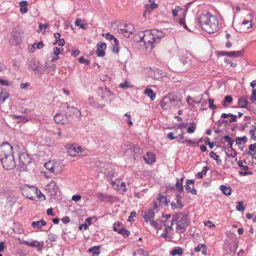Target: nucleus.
I'll use <instances>...</instances> for the list:
<instances>
[{
	"instance_id": "nucleus-1",
	"label": "nucleus",
	"mask_w": 256,
	"mask_h": 256,
	"mask_svg": "<svg viewBox=\"0 0 256 256\" xmlns=\"http://www.w3.org/2000/svg\"><path fill=\"white\" fill-rule=\"evenodd\" d=\"M165 36V34L160 31L156 30H146L144 32L138 34L140 41L144 42L146 48H150V50L160 42L161 38Z\"/></svg>"
},
{
	"instance_id": "nucleus-2",
	"label": "nucleus",
	"mask_w": 256,
	"mask_h": 256,
	"mask_svg": "<svg viewBox=\"0 0 256 256\" xmlns=\"http://www.w3.org/2000/svg\"><path fill=\"white\" fill-rule=\"evenodd\" d=\"M197 21L202 28L210 34L214 33L218 30L216 17L208 12H204L197 18Z\"/></svg>"
},
{
	"instance_id": "nucleus-3",
	"label": "nucleus",
	"mask_w": 256,
	"mask_h": 256,
	"mask_svg": "<svg viewBox=\"0 0 256 256\" xmlns=\"http://www.w3.org/2000/svg\"><path fill=\"white\" fill-rule=\"evenodd\" d=\"M176 222V231L180 234L185 232L186 228L188 226V220L186 216L182 213L174 214L172 216V222Z\"/></svg>"
},
{
	"instance_id": "nucleus-4",
	"label": "nucleus",
	"mask_w": 256,
	"mask_h": 256,
	"mask_svg": "<svg viewBox=\"0 0 256 256\" xmlns=\"http://www.w3.org/2000/svg\"><path fill=\"white\" fill-rule=\"evenodd\" d=\"M181 102L180 98L176 97L166 96L163 98L160 102V106L164 110H168L172 108H174L178 106Z\"/></svg>"
},
{
	"instance_id": "nucleus-5",
	"label": "nucleus",
	"mask_w": 256,
	"mask_h": 256,
	"mask_svg": "<svg viewBox=\"0 0 256 256\" xmlns=\"http://www.w3.org/2000/svg\"><path fill=\"white\" fill-rule=\"evenodd\" d=\"M28 155L25 153L21 154L19 156V161L22 168L26 171L30 172L33 170L34 164L30 161Z\"/></svg>"
},
{
	"instance_id": "nucleus-6",
	"label": "nucleus",
	"mask_w": 256,
	"mask_h": 256,
	"mask_svg": "<svg viewBox=\"0 0 256 256\" xmlns=\"http://www.w3.org/2000/svg\"><path fill=\"white\" fill-rule=\"evenodd\" d=\"M134 26L132 24H120L118 26L117 32L119 34H122L126 38H129L131 34H134Z\"/></svg>"
},
{
	"instance_id": "nucleus-7",
	"label": "nucleus",
	"mask_w": 256,
	"mask_h": 256,
	"mask_svg": "<svg viewBox=\"0 0 256 256\" xmlns=\"http://www.w3.org/2000/svg\"><path fill=\"white\" fill-rule=\"evenodd\" d=\"M13 155L12 148L7 142H4L0 146V160Z\"/></svg>"
},
{
	"instance_id": "nucleus-8",
	"label": "nucleus",
	"mask_w": 256,
	"mask_h": 256,
	"mask_svg": "<svg viewBox=\"0 0 256 256\" xmlns=\"http://www.w3.org/2000/svg\"><path fill=\"white\" fill-rule=\"evenodd\" d=\"M38 192V189L32 186L25 185L22 188V194L26 198L32 200H34L36 194Z\"/></svg>"
},
{
	"instance_id": "nucleus-9",
	"label": "nucleus",
	"mask_w": 256,
	"mask_h": 256,
	"mask_svg": "<svg viewBox=\"0 0 256 256\" xmlns=\"http://www.w3.org/2000/svg\"><path fill=\"white\" fill-rule=\"evenodd\" d=\"M28 66L31 68L35 72L42 74L45 70V68L40 64L39 62L34 58L31 59L28 64Z\"/></svg>"
},
{
	"instance_id": "nucleus-10",
	"label": "nucleus",
	"mask_w": 256,
	"mask_h": 256,
	"mask_svg": "<svg viewBox=\"0 0 256 256\" xmlns=\"http://www.w3.org/2000/svg\"><path fill=\"white\" fill-rule=\"evenodd\" d=\"M0 160L1 161L4 168L6 170H12L16 166V164L13 155L10 156Z\"/></svg>"
},
{
	"instance_id": "nucleus-11",
	"label": "nucleus",
	"mask_w": 256,
	"mask_h": 256,
	"mask_svg": "<svg viewBox=\"0 0 256 256\" xmlns=\"http://www.w3.org/2000/svg\"><path fill=\"white\" fill-rule=\"evenodd\" d=\"M222 138L228 142L229 145V146L227 148L228 152H226V156L228 157H235L236 156V152L232 148L234 140L228 136H225Z\"/></svg>"
},
{
	"instance_id": "nucleus-12",
	"label": "nucleus",
	"mask_w": 256,
	"mask_h": 256,
	"mask_svg": "<svg viewBox=\"0 0 256 256\" xmlns=\"http://www.w3.org/2000/svg\"><path fill=\"white\" fill-rule=\"evenodd\" d=\"M122 224L120 222H115L113 225V230L118 232L124 237H127L129 236L130 232L126 229L122 227Z\"/></svg>"
},
{
	"instance_id": "nucleus-13",
	"label": "nucleus",
	"mask_w": 256,
	"mask_h": 256,
	"mask_svg": "<svg viewBox=\"0 0 256 256\" xmlns=\"http://www.w3.org/2000/svg\"><path fill=\"white\" fill-rule=\"evenodd\" d=\"M140 148L137 146H132L127 149L126 152L127 154H130L134 159L138 158L140 156Z\"/></svg>"
},
{
	"instance_id": "nucleus-14",
	"label": "nucleus",
	"mask_w": 256,
	"mask_h": 256,
	"mask_svg": "<svg viewBox=\"0 0 256 256\" xmlns=\"http://www.w3.org/2000/svg\"><path fill=\"white\" fill-rule=\"evenodd\" d=\"M22 244L30 247L37 248L38 251L42 250L44 245V242L42 241L41 242H38L36 240H33L31 242L24 240L23 241Z\"/></svg>"
},
{
	"instance_id": "nucleus-15",
	"label": "nucleus",
	"mask_w": 256,
	"mask_h": 256,
	"mask_svg": "<svg viewBox=\"0 0 256 256\" xmlns=\"http://www.w3.org/2000/svg\"><path fill=\"white\" fill-rule=\"evenodd\" d=\"M45 190L50 193L52 196L56 194L58 187L55 182L52 180L45 186Z\"/></svg>"
},
{
	"instance_id": "nucleus-16",
	"label": "nucleus",
	"mask_w": 256,
	"mask_h": 256,
	"mask_svg": "<svg viewBox=\"0 0 256 256\" xmlns=\"http://www.w3.org/2000/svg\"><path fill=\"white\" fill-rule=\"evenodd\" d=\"M96 54L99 57H103L105 56L104 50L106 49V44L104 42H98L97 45Z\"/></svg>"
},
{
	"instance_id": "nucleus-17",
	"label": "nucleus",
	"mask_w": 256,
	"mask_h": 256,
	"mask_svg": "<svg viewBox=\"0 0 256 256\" xmlns=\"http://www.w3.org/2000/svg\"><path fill=\"white\" fill-rule=\"evenodd\" d=\"M220 56H226L230 57L239 58L243 55V51H236V52H219Z\"/></svg>"
},
{
	"instance_id": "nucleus-18",
	"label": "nucleus",
	"mask_w": 256,
	"mask_h": 256,
	"mask_svg": "<svg viewBox=\"0 0 256 256\" xmlns=\"http://www.w3.org/2000/svg\"><path fill=\"white\" fill-rule=\"evenodd\" d=\"M62 108H66L68 109L67 110H70L71 112H72L78 118H80L81 116V112L80 110H79L78 108H74V106H68V104L67 102L63 103L62 105Z\"/></svg>"
},
{
	"instance_id": "nucleus-19",
	"label": "nucleus",
	"mask_w": 256,
	"mask_h": 256,
	"mask_svg": "<svg viewBox=\"0 0 256 256\" xmlns=\"http://www.w3.org/2000/svg\"><path fill=\"white\" fill-rule=\"evenodd\" d=\"M174 224L173 222H171L170 225L166 224H164V232L162 234V236L164 238H172L170 236V234H169V231L172 230V226Z\"/></svg>"
},
{
	"instance_id": "nucleus-20",
	"label": "nucleus",
	"mask_w": 256,
	"mask_h": 256,
	"mask_svg": "<svg viewBox=\"0 0 256 256\" xmlns=\"http://www.w3.org/2000/svg\"><path fill=\"white\" fill-rule=\"evenodd\" d=\"M148 1L150 6L148 4L146 6V9L144 12V16H146L147 14H150L152 10L156 8L158 6V4L154 2L155 0H148Z\"/></svg>"
},
{
	"instance_id": "nucleus-21",
	"label": "nucleus",
	"mask_w": 256,
	"mask_h": 256,
	"mask_svg": "<svg viewBox=\"0 0 256 256\" xmlns=\"http://www.w3.org/2000/svg\"><path fill=\"white\" fill-rule=\"evenodd\" d=\"M56 164H54L52 162H48L44 164V166L47 170H49L50 172L52 173H58V172L60 171V170L56 166Z\"/></svg>"
},
{
	"instance_id": "nucleus-22",
	"label": "nucleus",
	"mask_w": 256,
	"mask_h": 256,
	"mask_svg": "<svg viewBox=\"0 0 256 256\" xmlns=\"http://www.w3.org/2000/svg\"><path fill=\"white\" fill-rule=\"evenodd\" d=\"M238 166L241 168L242 171H240L239 174L240 176H246L248 174H252V172H247L246 170L248 169V167L247 166H244L242 162L240 160L238 162Z\"/></svg>"
},
{
	"instance_id": "nucleus-23",
	"label": "nucleus",
	"mask_w": 256,
	"mask_h": 256,
	"mask_svg": "<svg viewBox=\"0 0 256 256\" xmlns=\"http://www.w3.org/2000/svg\"><path fill=\"white\" fill-rule=\"evenodd\" d=\"M144 218L146 222L150 221L154 218V212H153L152 208H150L148 212H144Z\"/></svg>"
},
{
	"instance_id": "nucleus-24",
	"label": "nucleus",
	"mask_w": 256,
	"mask_h": 256,
	"mask_svg": "<svg viewBox=\"0 0 256 256\" xmlns=\"http://www.w3.org/2000/svg\"><path fill=\"white\" fill-rule=\"evenodd\" d=\"M162 70L158 68L151 70L150 72V76L155 80H158L162 77Z\"/></svg>"
},
{
	"instance_id": "nucleus-25",
	"label": "nucleus",
	"mask_w": 256,
	"mask_h": 256,
	"mask_svg": "<svg viewBox=\"0 0 256 256\" xmlns=\"http://www.w3.org/2000/svg\"><path fill=\"white\" fill-rule=\"evenodd\" d=\"M84 150V149L82 148L81 146H72L70 148V149L68 152V154L70 156H72V157L75 156L76 155L72 154H71V152L74 151V152L79 153V152H82Z\"/></svg>"
},
{
	"instance_id": "nucleus-26",
	"label": "nucleus",
	"mask_w": 256,
	"mask_h": 256,
	"mask_svg": "<svg viewBox=\"0 0 256 256\" xmlns=\"http://www.w3.org/2000/svg\"><path fill=\"white\" fill-rule=\"evenodd\" d=\"M144 159L146 163L150 164L155 162L154 155L149 152H147L146 155L144 156Z\"/></svg>"
},
{
	"instance_id": "nucleus-27",
	"label": "nucleus",
	"mask_w": 256,
	"mask_h": 256,
	"mask_svg": "<svg viewBox=\"0 0 256 256\" xmlns=\"http://www.w3.org/2000/svg\"><path fill=\"white\" fill-rule=\"evenodd\" d=\"M46 222L43 219L38 221L33 222L32 223V226L34 228H36L38 230L41 229L42 226H46Z\"/></svg>"
},
{
	"instance_id": "nucleus-28",
	"label": "nucleus",
	"mask_w": 256,
	"mask_h": 256,
	"mask_svg": "<svg viewBox=\"0 0 256 256\" xmlns=\"http://www.w3.org/2000/svg\"><path fill=\"white\" fill-rule=\"evenodd\" d=\"M92 98H89L90 102L93 107L95 108H102L105 106L104 104L100 102L96 99L94 100H92Z\"/></svg>"
},
{
	"instance_id": "nucleus-29",
	"label": "nucleus",
	"mask_w": 256,
	"mask_h": 256,
	"mask_svg": "<svg viewBox=\"0 0 256 256\" xmlns=\"http://www.w3.org/2000/svg\"><path fill=\"white\" fill-rule=\"evenodd\" d=\"M98 92L99 94L101 95L98 96L96 98V100L99 101L100 102H102L104 104L105 102H107L108 100L105 98L106 96L104 92H103V90L102 88L98 90Z\"/></svg>"
},
{
	"instance_id": "nucleus-30",
	"label": "nucleus",
	"mask_w": 256,
	"mask_h": 256,
	"mask_svg": "<svg viewBox=\"0 0 256 256\" xmlns=\"http://www.w3.org/2000/svg\"><path fill=\"white\" fill-rule=\"evenodd\" d=\"M248 96L241 97L238 100V104L240 108H246L248 104Z\"/></svg>"
},
{
	"instance_id": "nucleus-31",
	"label": "nucleus",
	"mask_w": 256,
	"mask_h": 256,
	"mask_svg": "<svg viewBox=\"0 0 256 256\" xmlns=\"http://www.w3.org/2000/svg\"><path fill=\"white\" fill-rule=\"evenodd\" d=\"M28 5V2L26 1H22L20 3V12L22 14H26L28 11V8H27V6Z\"/></svg>"
},
{
	"instance_id": "nucleus-32",
	"label": "nucleus",
	"mask_w": 256,
	"mask_h": 256,
	"mask_svg": "<svg viewBox=\"0 0 256 256\" xmlns=\"http://www.w3.org/2000/svg\"><path fill=\"white\" fill-rule=\"evenodd\" d=\"M144 94L148 96L152 100H154L156 98V94L152 89L146 88L144 91Z\"/></svg>"
},
{
	"instance_id": "nucleus-33",
	"label": "nucleus",
	"mask_w": 256,
	"mask_h": 256,
	"mask_svg": "<svg viewBox=\"0 0 256 256\" xmlns=\"http://www.w3.org/2000/svg\"><path fill=\"white\" fill-rule=\"evenodd\" d=\"M181 139L182 140L184 139V140L182 141L181 142L182 144H186V146H190L191 144H194L195 143L197 145H198L199 142H202V139H200L197 142H196L194 141H193L192 140H190L188 138H184V136H181Z\"/></svg>"
},
{
	"instance_id": "nucleus-34",
	"label": "nucleus",
	"mask_w": 256,
	"mask_h": 256,
	"mask_svg": "<svg viewBox=\"0 0 256 256\" xmlns=\"http://www.w3.org/2000/svg\"><path fill=\"white\" fill-rule=\"evenodd\" d=\"M184 250L182 248L176 247L170 252V254L174 256L176 255L182 256Z\"/></svg>"
},
{
	"instance_id": "nucleus-35",
	"label": "nucleus",
	"mask_w": 256,
	"mask_h": 256,
	"mask_svg": "<svg viewBox=\"0 0 256 256\" xmlns=\"http://www.w3.org/2000/svg\"><path fill=\"white\" fill-rule=\"evenodd\" d=\"M9 94L6 89H3L0 92V100L4 102L8 98Z\"/></svg>"
},
{
	"instance_id": "nucleus-36",
	"label": "nucleus",
	"mask_w": 256,
	"mask_h": 256,
	"mask_svg": "<svg viewBox=\"0 0 256 256\" xmlns=\"http://www.w3.org/2000/svg\"><path fill=\"white\" fill-rule=\"evenodd\" d=\"M220 190L225 195L230 196L231 194L232 189L230 187H227L226 186L222 185L220 186Z\"/></svg>"
},
{
	"instance_id": "nucleus-37",
	"label": "nucleus",
	"mask_w": 256,
	"mask_h": 256,
	"mask_svg": "<svg viewBox=\"0 0 256 256\" xmlns=\"http://www.w3.org/2000/svg\"><path fill=\"white\" fill-rule=\"evenodd\" d=\"M84 22V20L82 19H78L75 21L74 24L76 26H80L81 28L86 30V24L83 23Z\"/></svg>"
},
{
	"instance_id": "nucleus-38",
	"label": "nucleus",
	"mask_w": 256,
	"mask_h": 256,
	"mask_svg": "<svg viewBox=\"0 0 256 256\" xmlns=\"http://www.w3.org/2000/svg\"><path fill=\"white\" fill-rule=\"evenodd\" d=\"M201 248H202V254H206V246L204 244L196 246L194 248V250L196 252H199L200 251Z\"/></svg>"
},
{
	"instance_id": "nucleus-39",
	"label": "nucleus",
	"mask_w": 256,
	"mask_h": 256,
	"mask_svg": "<svg viewBox=\"0 0 256 256\" xmlns=\"http://www.w3.org/2000/svg\"><path fill=\"white\" fill-rule=\"evenodd\" d=\"M194 180H188L186 182V190L187 192H190L192 190V188H191L189 185H193L194 184Z\"/></svg>"
},
{
	"instance_id": "nucleus-40",
	"label": "nucleus",
	"mask_w": 256,
	"mask_h": 256,
	"mask_svg": "<svg viewBox=\"0 0 256 256\" xmlns=\"http://www.w3.org/2000/svg\"><path fill=\"white\" fill-rule=\"evenodd\" d=\"M55 122L57 124H62L63 116L62 114H56L54 118Z\"/></svg>"
},
{
	"instance_id": "nucleus-41",
	"label": "nucleus",
	"mask_w": 256,
	"mask_h": 256,
	"mask_svg": "<svg viewBox=\"0 0 256 256\" xmlns=\"http://www.w3.org/2000/svg\"><path fill=\"white\" fill-rule=\"evenodd\" d=\"M208 170V168L207 166H204L203 170L202 172H198L196 174V178H201L203 177L204 175H205Z\"/></svg>"
},
{
	"instance_id": "nucleus-42",
	"label": "nucleus",
	"mask_w": 256,
	"mask_h": 256,
	"mask_svg": "<svg viewBox=\"0 0 256 256\" xmlns=\"http://www.w3.org/2000/svg\"><path fill=\"white\" fill-rule=\"evenodd\" d=\"M99 249V246H93L92 248H90L88 250V252H92L93 255L98 254H100Z\"/></svg>"
},
{
	"instance_id": "nucleus-43",
	"label": "nucleus",
	"mask_w": 256,
	"mask_h": 256,
	"mask_svg": "<svg viewBox=\"0 0 256 256\" xmlns=\"http://www.w3.org/2000/svg\"><path fill=\"white\" fill-rule=\"evenodd\" d=\"M242 25L244 26H246V25H248L246 26V28L248 30L252 28L254 24L252 23V21L251 20H244L242 23Z\"/></svg>"
},
{
	"instance_id": "nucleus-44",
	"label": "nucleus",
	"mask_w": 256,
	"mask_h": 256,
	"mask_svg": "<svg viewBox=\"0 0 256 256\" xmlns=\"http://www.w3.org/2000/svg\"><path fill=\"white\" fill-rule=\"evenodd\" d=\"M238 205L236 206V210L240 212H242L244 210V202L242 201H240L238 202Z\"/></svg>"
},
{
	"instance_id": "nucleus-45",
	"label": "nucleus",
	"mask_w": 256,
	"mask_h": 256,
	"mask_svg": "<svg viewBox=\"0 0 256 256\" xmlns=\"http://www.w3.org/2000/svg\"><path fill=\"white\" fill-rule=\"evenodd\" d=\"M248 138L246 136H244L243 137H238L236 140L237 144H240L242 141H243L244 142H246Z\"/></svg>"
},
{
	"instance_id": "nucleus-46",
	"label": "nucleus",
	"mask_w": 256,
	"mask_h": 256,
	"mask_svg": "<svg viewBox=\"0 0 256 256\" xmlns=\"http://www.w3.org/2000/svg\"><path fill=\"white\" fill-rule=\"evenodd\" d=\"M196 123L193 122L191 126L188 128L187 132L190 134L194 133L196 129Z\"/></svg>"
},
{
	"instance_id": "nucleus-47",
	"label": "nucleus",
	"mask_w": 256,
	"mask_h": 256,
	"mask_svg": "<svg viewBox=\"0 0 256 256\" xmlns=\"http://www.w3.org/2000/svg\"><path fill=\"white\" fill-rule=\"evenodd\" d=\"M176 186L177 190L178 192H180V193L183 191L184 188H183L182 184L180 183V182H179V180H177V181H176Z\"/></svg>"
},
{
	"instance_id": "nucleus-48",
	"label": "nucleus",
	"mask_w": 256,
	"mask_h": 256,
	"mask_svg": "<svg viewBox=\"0 0 256 256\" xmlns=\"http://www.w3.org/2000/svg\"><path fill=\"white\" fill-rule=\"evenodd\" d=\"M150 222V224L152 226L154 227V228H156L157 230H158V228H160V227H158V226L159 220H156L155 221L152 220Z\"/></svg>"
},
{
	"instance_id": "nucleus-49",
	"label": "nucleus",
	"mask_w": 256,
	"mask_h": 256,
	"mask_svg": "<svg viewBox=\"0 0 256 256\" xmlns=\"http://www.w3.org/2000/svg\"><path fill=\"white\" fill-rule=\"evenodd\" d=\"M159 200L160 202L164 204V205H167L170 202V200H168L164 196H160Z\"/></svg>"
},
{
	"instance_id": "nucleus-50",
	"label": "nucleus",
	"mask_w": 256,
	"mask_h": 256,
	"mask_svg": "<svg viewBox=\"0 0 256 256\" xmlns=\"http://www.w3.org/2000/svg\"><path fill=\"white\" fill-rule=\"evenodd\" d=\"M176 198H177V200H176V206H178V208L180 209L183 206V204H182L181 201H180L182 197L180 196V194H177Z\"/></svg>"
},
{
	"instance_id": "nucleus-51",
	"label": "nucleus",
	"mask_w": 256,
	"mask_h": 256,
	"mask_svg": "<svg viewBox=\"0 0 256 256\" xmlns=\"http://www.w3.org/2000/svg\"><path fill=\"white\" fill-rule=\"evenodd\" d=\"M48 238L50 242H53L56 240L57 236L52 233H50L48 236Z\"/></svg>"
},
{
	"instance_id": "nucleus-52",
	"label": "nucleus",
	"mask_w": 256,
	"mask_h": 256,
	"mask_svg": "<svg viewBox=\"0 0 256 256\" xmlns=\"http://www.w3.org/2000/svg\"><path fill=\"white\" fill-rule=\"evenodd\" d=\"M78 61L80 63L85 64L86 65H88L90 64V60L84 59L83 57L80 58H78Z\"/></svg>"
},
{
	"instance_id": "nucleus-53",
	"label": "nucleus",
	"mask_w": 256,
	"mask_h": 256,
	"mask_svg": "<svg viewBox=\"0 0 256 256\" xmlns=\"http://www.w3.org/2000/svg\"><path fill=\"white\" fill-rule=\"evenodd\" d=\"M70 112H71L70 110H66L64 113L66 116V118H67L68 120H70V123L72 122L73 119V117H72V116H70Z\"/></svg>"
},
{
	"instance_id": "nucleus-54",
	"label": "nucleus",
	"mask_w": 256,
	"mask_h": 256,
	"mask_svg": "<svg viewBox=\"0 0 256 256\" xmlns=\"http://www.w3.org/2000/svg\"><path fill=\"white\" fill-rule=\"evenodd\" d=\"M214 100L212 98L208 99L209 108H216V106L214 104Z\"/></svg>"
},
{
	"instance_id": "nucleus-55",
	"label": "nucleus",
	"mask_w": 256,
	"mask_h": 256,
	"mask_svg": "<svg viewBox=\"0 0 256 256\" xmlns=\"http://www.w3.org/2000/svg\"><path fill=\"white\" fill-rule=\"evenodd\" d=\"M130 85V82L128 81H126L124 83L120 84V87L122 88H128Z\"/></svg>"
},
{
	"instance_id": "nucleus-56",
	"label": "nucleus",
	"mask_w": 256,
	"mask_h": 256,
	"mask_svg": "<svg viewBox=\"0 0 256 256\" xmlns=\"http://www.w3.org/2000/svg\"><path fill=\"white\" fill-rule=\"evenodd\" d=\"M209 156L212 158H213L216 160L219 158V156L214 152H210Z\"/></svg>"
},
{
	"instance_id": "nucleus-57",
	"label": "nucleus",
	"mask_w": 256,
	"mask_h": 256,
	"mask_svg": "<svg viewBox=\"0 0 256 256\" xmlns=\"http://www.w3.org/2000/svg\"><path fill=\"white\" fill-rule=\"evenodd\" d=\"M60 54V48L54 47L53 50V55L58 56Z\"/></svg>"
},
{
	"instance_id": "nucleus-58",
	"label": "nucleus",
	"mask_w": 256,
	"mask_h": 256,
	"mask_svg": "<svg viewBox=\"0 0 256 256\" xmlns=\"http://www.w3.org/2000/svg\"><path fill=\"white\" fill-rule=\"evenodd\" d=\"M36 196L38 198L43 200H45L44 196L38 190V192L36 194L35 196Z\"/></svg>"
},
{
	"instance_id": "nucleus-59",
	"label": "nucleus",
	"mask_w": 256,
	"mask_h": 256,
	"mask_svg": "<svg viewBox=\"0 0 256 256\" xmlns=\"http://www.w3.org/2000/svg\"><path fill=\"white\" fill-rule=\"evenodd\" d=\"M57 42H58V45L60 46H64L65 44L64 40L63 38L60 39L56 41L54 43V44H56Z\"/></svg>"
},
{
	"instance_id": "nucleus-60",
	"label": "nucleus",
	"mask_w": 256,
	"mask_h": 256,
	"mask_svg": "<svg viewBox=\"0 0 256 256\" xmlns=\"http://www.w3.org/2000/svg\"><path fill=\"white\" fill-rule=\"evenodd\" d=\"M232 98L231 96H225L224 100L225 102L230 103L232 102Z\"/></svg>"
},
{
	"instance_id": "nucleus-61",
	"label": "nucleus",
	"mask_w": 256,
	"mask_h": 256,
	"mask_svg": "<svg viewBox=\"0 0 256 256\" xmlns=\"http://www.w3.org/2000/svg\"><path fill=\"white\" fill-rule=\"evenodd\" d=\"M105 38L106 39L110 40H113L114 38V36L113 35L110 34L109 32L106 34Z\"/></svg>"
},
{
	"instance_id": "nucleus-62",
	"label": "nucleus",
	"mask_w": 256,
	"mask_h": 256,
	"mask_svg": "<svg viewBox=\"0 0 256 256\" xmlns=\"http://www.w3.org/2000/svg\"><path fill=\"white\" fill-rule=\"evenodd\" d=\"M0 84H2L3 86H10V83L8 80H5L0 78Z\"/></svg>"
},
{
	"instance_id": "nucleus-63",
	"label": "nucleus",
	"mask_w": 256,
	"mask_h": 256,
	"mask_svg": "<svg viewBox=\"0 0 256 256\" xmlns=\"http://www.w3.org/2000/svg\"><path fill=\"white\" fill-rule=\"evenodd\" d=\"M81 198L80 195H74L72 196V200L75 202H78L81 199Z\"/></svg>"
},
{
	"instance_id": "nucleus-64",
	"label": "nucleus",
	"mask_w": 256,
	"mask_h": 256,
	"mask_svg": "<svg viewBox=\"0 0 256 256\" xmlns=\"http://www.w3.org/2000/svg\"><path fill=\"white\" fill-rule=\"evenodd\" d=\"M250 134L251 135L252 138L254 140H256V136L255 135V132L254 130H250Z\"/></svg>"
}]
</instances>
